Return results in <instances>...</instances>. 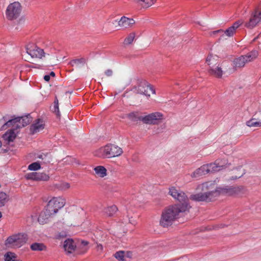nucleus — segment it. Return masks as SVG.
Instances as JSON below:
<instances>
[{
  "label": "nucleus",
  "instance_id": "nucleus-36",
  "mask_svg": "<svg viewBox=\"0 0 261 261\" xmlns=\"http://www.w3.org/2000/svg\"><path fill=\"white\" fill-rule=\"evenodd\" d=\"M16 258V254L11 252H8L5 254V261H15Z\"/></svg>",
  "mask_w": 261,
  "mask_h": 261
},
{
  "label": "nucleus",
  "instance_id": "nucleus-38",
  "mask_svg": "<svg viewBox=\"0 0 261 261\" xmlns=\"http://www.w3.org/2000/svg\"><path fill=\"white\" fill-rule=\"evenodd\" d=\"M86 63V59L84 58H81L78 59H75L71 62L72 65H76L77 66H79L81 64L83 65Z\"/></svg>",
  "mask_w": 261,
  "mask_h": 261
},
{
  "label": "nucleus",
  "instance_id": "nucleus-27",
  "mask_svg": "<svg viewBox=\"0 0 261 261\" xmlns=\"http://www.w3.org/2000/svg\"><path fill=\"white\" fill-rule=\"evenodd\" d=\"M94 170L96 174L100 177H104L107 175V169L103 166H97Z\"/></svg>",
  "mask_w": 261,
  "mask_h": 261
},
{
  "label": "nucleus",
  "instance_id": "nucleus-25",
  "mask_svg": "<svg viewBox=\"0 0 261 261\" xmlns=\"http://www.w3.org/2000/svg\"><path fill=\"white\" fill-rule=\"evenodd\" d=\"M134 2L142 8H147L153 5L155 0H134Z\"/></svg>",
  "mask_w": 261,
  "mask_h": 261
},
{
  "label": "nucleus",
  "instance_id": "nucleus-23",
  "mask_svg": "<svg viewBox=\"0 0 261 261\" xmlns=\"http://www.w3.org/2000/svg\"><path fill=\"white\" fill-rule=\"evenodd\" d=\"M246 63V60L243 55L235 58L233 61V66L236 68H242L245 66Z\"/></svg>",
  "mask_w": 261,
  "mask_h": 261
},
{
  "label": "nucleus",
  "instance_id": "nucleus-31",
  "mask_svg": "<svg viewBox=\"0 0 261 261\" xmlns=\"http://www.w3.org/2000/svg\"><path fill=\"white\" fill-rule=\"evenodd\" d=\"M246 125L250 127H261V121H258L255 118H252L246 123Z\"/></svg>",
  "mask_w": 261,
  "mask_h": 261
},
{
  "label": "nucleus",
  "instance_id": "nucleus-26",
  "mask_svg": "<svg viewBox=\"0 0 261 261\" xmlns=\"http://www.w3.org/2000/svg\"><path fill=\"white\" fill-rule=\"evenodd\" d=\"M16 134L13 130L7 131L3 136L4 139L10 142L13 141L16 138Z\"/></svg>",
  "mask_w": 261,
  "mask_h": 261
},
{
  "label": "nucleus",
  "instance_id": "nucleus-42",
  "mask_svg": "<svg viewBox=\"0 0 261 261\" xmlns=\"http://www.w3.org/2000/svg\"><path fill=\"white\" fill-rule=\"evenodd\" d=\"M96 249L98 251L102 252L103 250L102 245L100 244L97 243Z\"/></svg>",
  "mask_w": 261,
  "mask_h": 261
},
{
  "label": "nucleus",
  "instance_id": "nucleus-1",
  "mask_svg": "<svg viewBox=\"0 0 261 261\" xmlns=\"http://www.w3.org/2000/svg\"><path fill=\"white\" fill-rule=\"evenodd\" d=\"M239 187H218L215 188V184L213 181H208L199 185L196 189L195 194H192L190 199L196 201H208L220 194L232 195L241 191Z\"/></svg>",
  "mask_w": 261,
  "mask_h": 261
},
{
  "label": "nucleus",
  "instance_id": "nucleus-20",
  "mask_svg": "<svg viewBox=\"0 0 261 261\" xmlns=\"http://www.w3.org/2000/svg\"><path fill=\"white\" fill-rule=\"evenodd\" d=\"M63 247L69 253H72L76 248V245L72 239H67L64 242Z\"/></svg>",
  "mask_w": 261,
  "mask_h": 261
},
{
  "label": "nucleus",
  "instance_id": "nucleus-39",
  "mask_svg": "<svg viewBox=\"0 0 261 261\" xmlns=\"http://www.w3.org/2000/svg\"><path fill=\"white\" fill-rule=\"evenodd\" d=\"M69 188H70V185L67 182L62 183L61 185V187H60L61 189L62 190H67V189H69Z\"/></svg>",
  "mask_w": 261,
  "mask_h": 261
},
{
  "label": "nucleus",
  "instance_id": "nucleus-9",
  "mask_svg": "<svg viewBox=\"0 0 261 261\" xmlns=\"http://www.w3.org/2000/svg\"><path fill=\"white\" fill-rule=\"evenodd\" d=\"M163 119V115L162 113L155 112L144 116H143L142 121L146 124H158Z\"/></svg>",
  "mask_w": 261,
  "mask_h": 261
},
{
  "label": "nucleus",
  "instance_id": "nucleus-43",
  "mask_svg": "<svg viewBox=\"0 0 261 261\" xmlns=\"http://www.w3.org/2000/svg\"><path fill=\"white\" fill-rule=\"evenodd\" d=\"M223 31L222 30H217L216 31H213L211 33V35L212 36L213 35H215L216 34L220 32H223Z\"/></svg>",
  "mask_w": 261,
  "mask_h": 261
},
{
  "label": "nucleus",
  "instance_id": "nucleus-16",
  "mask_svg": "<svg viewBox=\"0 0 261 261\" xmlns=\"http://www.w3.org/2000/svg\"><path fill=\"white\" fill-rule=\"evenodd\" d=\"M118 23L120 27L127 29L132 27L135 23V20L133 19L123 16L118 21Z\"/></svg>",
  "mask_w": 261,
  "mask_h": 261
},
{
  "label": "nucleus",
  "instance_id": "nucleus-4",
  "mask_svg": "<svg viewBox=\"0 0 261 261\" xmlns=\"http://www.w3.org/2000/svg\"><path fill=\"white\" fill-rule=\"evenodd\" d=\"M27 241V235L18 233L8 237L5 241V245L7 247L11 248H19Z\"/></svg>",
  "mask_w": 261,
  "mask_h": 261
},
{
  "label": "nucleus",
  "instance_id": "nucleus-2",
  "mask_svg": "<svg viewBox=\"0 0 261 261\" xmlns=\"http://www.w3.org/2000/svg\"><path fill=\"white\" fill-rule=\"evenodd\" d=\"M190 205L184 204L179 207L178 205H172L164 210L161 215L160 225L163 227H167L172 224L173 222L179 217V214L185 212L190 208Z\"/></svg>",
  "mask_w": 261,
  "mask_h": 261
},
{
  "label": "nucleus",
  "instance_id": "nucleus-30",
  "mask_svg": "<svg viewBox=\"0 0 261 261\" xmlns=\"http://www.w3.org/2000/svg\"><path fill=\"white\" fill-rule=\"evenodd\" d=\"M128 119L133 121H142L143 116H140L138 112H132L127 115Z\"/></svg>",
  "mask_w": 261,
  "mask_h": 261
},
{
  "label": "nucleus",
  "instance_id": "nucleus-49",
  "mask_svg": "<svg viewBox=\"0 0 261 261\" xmlns=\"http://www.w3.org/2000/svg\"><path fill=\"white\" fill-rule=\"evenodd\" d=\"M2 217V212L0 211V219Z\"/></svg>",
  "mask_w": 261,
  "mask_h": 261
},
{
  "label": "nucleus",
  "instance_id": "nucleus-19",
  "mask_svg": "<svg viewBox=\"0 0 261 261\" xmlns=\"http://www.w3.org/2000/svg\"><path fill=\"white\" fill-rule=\"evenodd\" d=\"M208 72L210 74L218 78L221 77L223 73L221 67L219 65L211 66Z\"/></svg>",
  "mask_w": 261,
  "mask_h": 261
},
{
  "label": "nucleus",
  "instance_id": "nucleus-6",
  "mask_svg": "<svg viewBox=\"0 0 261 261\" xmlns=\"http://www.w3.org/2000/svg\"><path fill=\"white\" fill-rule=\"evenodd\" d=\"M169 194L175 200L182 203L181 204H177L176 205L182 206L184 204H188L189 205L188 198L186 194L179 189L172 187L169 188Z\"/></svg>",
  "mask_w": 261,
  "mask_h": 261
},
{
  "label": "nucleus",
  "instance_id": "nucleus-3",
  "mask_svg": "<svg viewBox=\"0 0 261 261\" xmlns=\"http://www.w3.org/2000/svg\"><path fill=\"white\" fill-rule=\"evenodd\" d=\"M123 153L120 147L115 145H107L101 147L97 151V155L102 158H114L119 156Z\"/></svg>",
  "mask_w": 261,
  "mask_h": 261
},
{
  "label": "nucleus",
  "instance_id": "nucleus-40",
  "mask_svg": "<svg viewBox=\"0 0 261 261\" xmlns=\"http://www.w3.org/2000/svg\"><path fill=\"white\" fill-rule=\"evenodd\" d=\"M54 112L57 114V116H60L59 104L57 103H56V105H54Z\"/></svg>",
  "mask_w": 261,
  "mask_h": 261
},
{
  "label": "nucleus",
  "instance_id": "nucleus-28",
  "mask_svg": "<svg viewBox=\"0 0 261 261\" xmlns=\"http://www.w3.org/2000/svg\"><path fill=\"white\" fill-rule=\"evenodd\" d=\"M118 211L117 207L115 205L109 206L104 210V213L108 216H113Z\"/></svg>",
  "mask_w": 261,
  "mask_h": 261
},
{
  "label": "nucleus",
  "instance_id": "nucleus-32",
  "mask_svg": "<svg viewBox=\"0 0 261 261\" xmlns=\"http://www.w3.org/2000/svg\"><path fill=\"white\" fill-rule=\"evenodd\" d=\"M89 242L86 241H81V244L79 247L80 253H84L89 249Z\"/></svg>",
  "mask_w": 261,
  "mask_h": 261
},
{
  "label": "nucleus",
  "instance_id": "nucleus-35",
  "mask_svg": "<svg viewBox=\"0 0 261 261\" xmlns=\"http://www.w3.org/2000/svg\"><path fill=\"white\" fill-rule=\"evenodd\" d=\"M136 34L135 33H130L124 39L123 43L125 45L131 44L135 38Z\"/></svg>",
  "mask_w": 261,
  "mask_h": 261
},
{
  "label": "nucleus",
  "instance_id": "nucleus-37",
  "mask_svg": "<svg viewBox=\"0 0 261 261\" xmlns=\"http://www.w3.org/2000/svg\"><path fill=\"white\" fill-rule=\"evenodd\" d=\"M41 168V163L36 162L29 165L28 169L31 171H36Z\"/></svg>",
  "mask_w": 261,
  "mask_h": 261
},
{
  "label": "nucleus",
  "instance_id": "nucleus-22",
  "mask_svg": "<svg viewBox=\"0 0 261 261\" xmlns=\"http://www.w3.org/2000/svg\"><path fill=\"white\" fill-rule=\"evenodd\" d=\"M258 51L256 50L253 49L249 52L247 54L243 55L247 63L252 62L255 60L258 56Z\"/></svg>",
  "mask_w": 261,
  "mask_h": 261
},
{
  "label": "nucleus",
  "instance_id": "nucleus-8",
  "mask_svg": "<svg viewBox=\"0 0 261 261\" xmlns=\"http://www.w3.org/2000/svg\"><path fill=\"white\" fill-rule=\"evenodd\" d=\"M65 204V200L60 197H53L48 202L46 207L56 214Z\"/></svg>",
  "mask_w": 261,
  "mask_h": 261
},
{
  "label": "nucleus",
  "instance_id": "nucleus-44",
  "mask_svg": "<svg viewBox=\"0 0 261 261\" xmlns=\"http://www.w3.org/2000/svg\"><path fill=\"white\" fill-rule=\"evenodd\" d=\"M44 79L45 81L48 82L50 80V75H45L44 76Z\"/></svg>",
  "mask_w": 261,
  "mask_h": 261
},
{
  "label": "nucleus",
  "instance_id": "nucleus-24",
  "mask_svg": "<svg viewBox=\"0 0 261 261\" xmlns=\"http://www.w3.org/2000/svg\"><path fill=\"white\" fill-rule=\"evenodd\" d=\"M131 252L124 251H117L114 254L115 257L119 261H125L126 257H131Z\"/></svg>",
  "mask_w": 261,
  "mask_h": 261
},
{
  "label": "nucleus",
  "instance_id": "nucleus-10",
  "mask_svg": "<svg viewBox=\"0 0 261 261\" xmlns=\"http://www.w3.org/2000/svg\"><path fill=\"white\" fill-rule=\"evenodd\" d=\"M261 22V11L255 10L251 14L249 21L245 23V27L249 29L255 28Z\"/></svg>",
  "mask_w": 261,
  "mask_h": 261
},
{
  "label": "nucleus",
  "instance_id": "nucleus-48",
  "mask_svg": "<svg viewBox=\"0 0 261 261\" xmlns=\"http://www.w3.org/2000/svg\"><path fill=\"white\" fill-rule=\"evenodd\" d=\"M58 103V100L57 99H56L54 101V105H56V103Z\"/></svg>",
  "mask_w": 261,
  "mask_h": 261
},
{
  "label": "nucleus",
  "instance_id": "nucleus-33",
  "mask_svg": "<svg viewBox=\"0 0 261 261\" xmlns=\"http://www.w3.org/2000/svg\"><path fill=\"white\" fill-rule=\"evenodd\" d=\"M45 248V246L42 243H35L31 245V249L33 251H42Z\"/></svg>",
  "mask_w": 261,
  "mask_h": 261
},
{
  "label": "nucleus",
  "instance_id": "nucleus-13",
  "mask_svg": "<svg viewBox=\"0 0 261 261\" xmlns=\"http://www.w3.org/2000/svg\"><path fill=\"white\" fill-rule=\"evenodd\" d=\"M27 53L32 58L41 59L45 56L43 50L37 46H34L31 48H27Z\"/></svg>",
  "mask_w": 261,
  "mask_h": 261
},
{
  "label": "nucleus",
  "instance_id": "nucleus-12",
  "mask_svg": "<svg viewBox=\"0 0 261 261\" xmlns=\"http://www.w3.org/2000/svg\"><path fill=\"white\" fill-rule=\"evenodd\" d=\"M26 177L29 179H32L36 181H47L49 177L44 173L32 172L26 174Z\"/></svg>",
  "mask_w": 261,
  "mask_h": 261
},
{
  "label": "nucleus",
  "instance_id": "nucleus-17",
  "mask_svg": "<svg viewBox=\"0 0 261 261\" xmlns=\"http://www.w3.org/2000/svg\"><path fill=\"white\" fill-rule=\"evenodd\" d=\"M44 128L43 121L39 119L34 123L30 128V130L32 134H35L42 130Z\"/></svg>",
  "mask_w": 261,
  "mask_h": 261
},
{
  "label": "nucleus",
  "instance_id": "nucleus-5",
  "mask_svg": "<svg viewBox=\"0 0 261 261\" xmlns=\"http://www.w3.org/2000/svg\"><path fill=\"white\" fill-rule=\"evenodd\" d=\"M32 121V119L29 115L15 118L7 121L3 126L5 128L6 126H12L16 128H20L24 127L29 124Z\"/></svg>",
  "mask_w": 261,
  "mask_h": 261
},
{
  "label": "nucleus",
  "instance_id": "nucleus-14",
  "mask_svg": "<svg viewBox=\"0 0 261 261\" xmlns=\"http://www.w3.org/2000/svg\"><path fill=\"white\" fill-rule=\"evenodd\" d=\"M55 214L50 210H48L47 207H46L44 211L42 212L40 214L38 221L40 224H45L47 223L49 219L54 217Z\"/></svg>",
  "mask_w": 261,
  "mask_h": 261
},
{
  "label": "nucleus",
  "instance_id": "nucleus-45",
  "mask_svg": "<svg viewBox=\"0 0 261 261\" xmlns=\"http://www.w3.org/2000/svg\"><path fill=\"white\" fill-rule=\"evenodd\" d=\"M243 173L241 172L240 174H239L237 176H236L234 177H232V179H234L240 178L243 175Z\"/></svg>",
  "mask_w": 261,
  "mask_h": 261
},
{
  "label": "nucleus",
  "instance_id": "nucleus-34",
  "mask_svg": "<svg viewBox=\"0 0 261 261\" xmlns=\"http://www.w3.org/2000/svg\"><path fill=\"white\" fill-rule=\"evenodd\" d=\"M8 201V195L3 192H0V207L5 206Z\"/></svg>",
  "mask_w": 261,
  "mask_h": 261
},
{
  "label": "nucleus",
  "instance_id": "nucleus-50",
  "mask_svg": "<svg viewBox=\"0 0 261 261\" xmlns=\"http://www.w3.org/2000/svg\"><path fill=\"white\" fill-rule=\"evenodd\" d=\"M39 158H41V159H43V155H40V156H39Z\"/></svg>",
  "mask_w": 261,
  "mask_h": 261
},
{
  "label": "nucleus",
  "instance_id": "nucleus-21",
  "mask_svg": "<svg viewBox=\"0 0 261 261\" xmlns=\"http://www.w3.org/2000/svg\"><path fill=\"white\" fill-rule=\"evenodd\" d=\"M207 170V167L204 165L193 172L191 174V177L193 178H198L201 176L208 173Z\"/></svg>",
  "mask_w": 261,
  "mask_h": 261
},
{
  "label": "nucleus",
  "instance_id": "nucleus-47",
  "mask_svg": "<svg viewBox=\"0 0 261 261\" xmlns=\"http://www.w3.org/2000/svg\"><path fill=\"white\" fill-rule=\"evenodd\" d=\"M49 75H50V76H53V77H54V76H55V72H54L53 71H52V72H51L50 73V74H49Z\"/></svg>",
  "mask_w": 261,
  "mask_h": 261
},
{
  "label": "nucleus",
  "instance_id": "nucleus-29",
  "mask_svg": "<svg viewBox=\"0 0 261 261\" xmlns=\"http://www.w3.org/2000/svg\"><path fill=\"white\" fill-rule=\"evenodd\" d=\"M206 62L209 65L210 68L212 66H215L217 64V58L216 56L210 55L207 56Z\"/></svg>",
  "mask_w": 261,
  "mask_h": 261
},
{
  "label": "nucleus",
  "instance_id": "nucleus-18",
  "mask_svg": "<svg viewBox=\"0 0 261 261\" xmlns=\"http://www.w3.org/2000/svg\"><path fill=\"white\" fill-rule=\"evenodd\" d=\"M242 21L239 20L235 22L232 26L224 31V34L228 37H231L235 33L236 30L242 24Z\"/></svg>",
  "mask_w": 261,
  "mask_h": 261
},
{
  "label": "nucleus",
  "instance_id": "nucleus-11",
  "mask_svg": "<svg viewBox=\"0 0 261 261\" xmlns=\"http://www.w3.org/2000/svg\"><path fill=\"white\" fill-rule=\"evenodd\" d=\"M138 93L149 97L151 94H155V90L146 81L141 82L136 88Z\"/></svg>",
  "mask_w": 261,
  "mask_h": 261
},
{
  "label": "nucleus",
  "instance_id": "nucleus-15",
  "mask_svg": "<svg viewBox=\"0 0 261 261\" xmlns=\"http://www.w3.org/2000/svg\"><path fill=\"white\" fill-rule=\"evenodd\" d=\"M207 167L208 173L219 171L225 166L224 163H221L220 160H217L214 163L205 165Z\"/></svg>",
  "mask_w": 261,
  "mask_h": 261
},
{
  "label": "nucleus",
  "instance_id": "nucleus-41",
  "mask_svg": "<svg viewBox=\"0 0 261 261\" xmlns=\"http://www.w3.org/2000/svg\"><path fill=\"white\" fill-rule=\"evenodd\" d=\"M105 74L108 77L111 76L113 75V71L111 69H107L105 71Z\"/></svg>",
  "mask_w": 261,
  "mask_h": 261
},
{
  "label": "nucleus",
  "instance_id": "nucleus-46",
  "mask_svg": "<svg viewBox=\"0 0 261 261\" xmlns=\"http://www.w3.org/2000/svg\"><path fill=\"white\" fill-rule=\"evenodd\" d=\"M128 221L130 223H132L133 224L135 223V221L134 220L130 219V218H128Z\"/></svg>",
  "mask_w": 261,
  "mask_h": 261
},
{
  "label": "nucleus",
  "instance_id": "nucleus-7",
  "mask_svg": "<svg viewBox=\"0 0 261 261\" xmlns=\"http://www.w3.org/2000/svg\"><path fill=\"white\" fill-rule=\"evenodd\" d=\"M21 7L19 3L14 2L10 4L7 7L6 15L9 20H12L17 18L20 14Z\"/></svg>",
  "mask_w": 261,
  "mask_h": 261
}]
</instances>
